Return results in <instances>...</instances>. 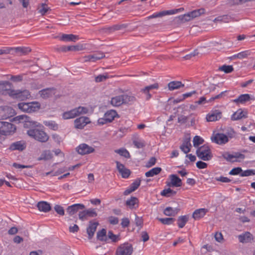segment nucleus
<instances>
[{
	"label": "nucleus",
	"instance_id": "nucleus-9",
	"mask_svg": "<svg viewBox=\"0 0 255 255\" xmlns=\"http://www.w3.org/2000/svg\"><path fill=\"white\" fill-rule=\"evenodd\" d=\"M213 142L220 145L224 144L228 142V136L224 133H217L211 137Z\"/></svg>",
	"mask_w": 255,
	"mask_h": 255
},
{
	"label": "nucleus",
	"instance_id": "nucleus-21",
	"mask_svg": "<svg viewBox=\"0 0 255 255\" xmlns=\"http://www.w3.org/2000/svg\"><path fill=\"white\" fill-rule=\"evenodd\" d=\"M99 223L98 222L93 223L92 221L89 222V226L87 228V233L88 235V239H91L94 235Z\"/></svg>",
	"mask_w": 255,
	"mask_h": 255
},
{
	"label": "nucleus",
	"instance_id": "nucleus-49",
	"mask_svg": "<svg viewBox=\"0 0 255 255\" xmlns=\"http://www.w3.org/2000/svg\"><path fill=\"white\" fill-rule=\"evenodd\" d=\"M219 69L221 71H224L225 73H230L234 71V68L232 65H223L220 67Z\"/></svg>",
	"mask_w": 255,
	"mask_h": 255
},
{
	"label": "nucleus",
	"instance_id": "nucleus-20",
	"mask_svg": "<svg viewBox=\"0 0 255 255\" xmlns=\"http://www.w3.org/2000/svg\"><path fill=\"white\" fill-rule=\"evenodd\" d=\"M85 208V206L82 204H75L68 206L66 209L67 212L69 215H73L78 212L80 210Z\"/></svg>",
	"mask_w": 255,
	"mask_h": 255
},
{
	"label": "nucleus",
	"instance_id": "nucleus-53",
	"mask_svg": "<svg viewBox=\"0 0 255 255\" xmlns=\"http://www.w3.org/2000/svg\"><path fill=\"white\" fill-rule=\"evenodd\" d=\"M110 78V76L108 74L103 75H99L95 77V81L96 82H101L105 81L106 79Z\"/></svg>",
	"mask_w": 255,
	"mask_h": 255
},
{
	"label": "nucleus",
	"instance_id": "nucleus-31",
	"mask_svg": "<svg viewBox=\"0 0 255 255\" xmlns=\"http://www.w3.org/2000/svg\"><path fill=\"white\" fill-rule=\"evenodd\" d=\"M111 103L115 107H119L122 105H124L123 95L112 98L111 100Z\"/></svg>",
	"mask_w": 255,
	"mask_h": 255
},
{
	"label": "nucleus",
	"instance_id": "nucleus-44",
	"mask_svg": "<svg viewBox=\"0 0 255 255\" xmlns=\"http://www.w3.org/2000/svg\"><path fill=\"white\" fill-rule=\"evenodd\" d=\"M176 194V191L171 189L170 188L164 189L160 193V194L165 197H169L171 196H174Z\"/></svg>",
	"mask_w": 255,
	"mask_h": 255
},
{
	"label": "nucleus",
	"instance_id": "nucleus-54",
	"mask_svg": "<svg viewBox=\"0 0 255 255\" xmlns=\"http://www.w3.org/2000/svg\"><path fill=\"white\" fill-rule=\"evenodd\" d=\"M119 236L115 235L112 231H109L108 233V237L111 239L113 242L116 243L119 240Z\"/></svg>",
	"mask_w": 255,
	"mask_h": 255
},
{
	"label": "nucleus",
	"instance_id": "nucleus-59",
	"mask_svg": "<svg viewBox=\"0 0 255 255\" xmlns=\"http://www.w3.org/2000/svg\"><path fill=\"white\" fill-rule=\"evenodd\" d=\"M235 131L232 128H228L226 132V135L228 136V138H232L235 135Z\"/></svg>",
	"mask_w": 255,
	"mask_h": 255
},
{
	"label": "nucleus",
	"instance_id": "nucleus-8",
	"mask_svg": "<svg viewBox=\"0 0 255 255\" xmlns=\"http://www.w3.org/2000/svg\"><path fill=\"white\" fill-rule=\"evenodd\" d=\"M95 149L94 147L89 146L86 143L80 144L76 148L77 152L81 155L89 154L91 153H93Z\"/></svg>",
	"mask_w": 255,
	"mask_h": 255
},
{
	"label": "nucleus",
	"instance_id": "nucleus-10",
	"mask_svg": "<svg viewBox=\"0 0 255 255\" xmlns=\"http://www.w3.org/2000/svg\"><path fill=\"white\" fill-rule=\"evenodd\" d=\"M4 50H9V53L17 54L18 56L25 55L31 51V49L29 47H17L15 48H7Z\"/></svg>",
	"mask_w": 255,
	"mask_h": 255
},
{
	"label": "nucleus",
	"instance_id": "nucleus-35",
	"mask_svg": "<svg viewBox=\"0 0 255 255\" xmlns=\"http://www.w3.org/2000/svg\"><path fill=\"white\" fill-rule=\"evenodd\" d=\"M179 210L180 209L179 208L174 209L172 207H168L164 209L163 213L167 216H175L177 214Z\"/></svg>",
	"mask_w": 255,
	"mask_h": 255
},
{
	"label": "nucleus",
	"instance_id": "nucleus-24",
	"mask_svg": "<svg viewBox=\"0 0 255 255\" xmlns=\"http://www.w3.org/2000/svg\"><path fill=\"white\" fill-rule=\"evenodd\" d=\"M127 26L128 25L127 24H117L111 27L104 28L102 30L106 33H111L116 30L126 28Z\"/></svg>",
	"mask_w": 255,
	"mask_h": 255
},
{
	"label": "nucleus",
	"instance_id": "nucleus-56",
	"mask_svg": "<svg viewBox=\"0 0 255 255\" xmlns=\"http://www.w3.org/2000/svg\"><path fill=\"white\" fill-rule=\"evenodd\" d=\"M54 210L57 214L61 216H63L65 214L64 210L63 208L59 205H56L54 206Z\"/></svg>",
	"mask_w": 255,
	"mask_h": 255
},
{
	"label": "nucleus",
	"instance_id": "nucleus-63",
	"mask_svg": "<svg viewBox=\"0 0 255 255\" xmlns=\"http://www.w3.org/2000/svg\"><path fill=\"white\" fill-rule=\"evenodd\" d=\"M156 161V159L154 157H151L148 162L146 163V167H150L155 165Z\"/></svg>",
	"mask_w": 255,
	"mask_h": 255
},
{
	"label": "nucleus",
	"instance_id": "nucleus-18",
	"mask_svg": "<svg viewBox=\"0 0 255 255\" xmlns=\"http://www.w3.org/2000/svg\"><path fill=\"white\" fill-rule=\"evenodd\" d=\"M193 19V17H191L190 12H189L187 13L184 14L183 15H181L175 17L174 19H173V22L174 23L180 24L182 23L185 22L186 21H190Z\"/></svg>",
	"mask_w": 255,
	"mask_h": 255
},
{
	"label": "nucleus",
	"instance_id": "nucleus-22",
	"mask_svg": "<svg viewBox=\"0 0 255 255\" xmlns=\"http://www.w3.org/2000/svg\"><path fill=\"white\" fill-rule=\"evenodd\" d=\"M26 148V144L23 141H18L12 143L9 149L12 150H17L19 151H22Z\"/></svg>",
	"mask_w": 255,
	"mask_h": 255
},
{
	"label": "nucleus",
	"instance_id": "nucleus-12",
	"mask_svg": "<svg viewBox=\"0 0 255 255\" xmlns=\"http://www.w3.org/2000/svg\"><path fill=\"white\" fill-rule=\"evenodd\" d=\"M116 163L117 169L121 174L122 177L124 178H128L131 173L130 170L126 168L125 165L121 163L119 161H116Z\"/></svg>",
	"mask_w": 255,
	"mask_h": 255
},
{
	"label": "nucleus",
	"instance_id": "nucleus-37",
	"mask_svg": "<svg viewBox=\"0 0 255 255\" xmlns=\"http://www.w3.org/2000/svg\"><path fill=\"white\" fill-rule=\"evenodd\" d=\"M104 116L107 118V121L111 123L115 117L118 116V115L115 110H111L107 111L105 114Z\"/></svg>",
	"mask_w": 255,
	"mask_h": 255
},
{
	"label": "nucleus",
	"instance_id": "nucleus-19",
	"mask_svg": "<svg viewBox=\"0 0 255 255\" xmlns=\"http://www.w3.org/2000/svg\"><path fill=\"white\" fill-rule=\"evenodd\" d=\"M169 177L171 182L167 183V186L169 187H180L182 186L181 179L177 175L171 174Z\"/></svg>",
	"mask_w": 255,
	"mask_h": 255
},
{
	"label": "nucleus",
	"instance_id": "nucleus-42",
	"mask_svg": "<svg viewBox=\"0 0 255 255\" xmlns=\"http://www.w3.org/2000/svg\"><path fill=\"white\" fill-rule=\"evenodd\" d=\"M106 233V230L105 229H102L101 230L99 231L97 233V239L101 241L106 242L107 240Z\"/></svg>",
	"mask_w": 255,
	"mask_h": 255
},
{
	"label": "nucleus",
	"instance_id": "nucleus-23",
	"mask_svg": "<svg viewBox=\"0 0 255 255\" xmlns=\"http://www.w3.org/2000/svg\"><path fill=\"white\" fill-rule=\"evenodd\" d=\"M246 118H247V112L243 111L242 109H240L232 115L231 120L232 121H237Z\"/></svg>",
	"mask_w": 255,
	"mask_h": 255
},
{
	"label": "nucleus",
	"instance_id": "nucleus-15",
	"mask_svg": "<svg viewBox=\"0 0 255 255\" xmlns=\"http://www.w3.org/2000/svg\"><path fill=\"white\" fill-rule=\"evenodd\" d=\"M56 93V89L54 88H49L42 89L39 91V94L43 99H47L52 97Z\"/></svg>",
	"mask_w": 255,
	"mask_h": 255
},
{
	"label": "nucleus",
	"instance_id": "nucleus-36",
	"mask_svg": "<svg viewBox=\"0 0 255 255\" xmlns=\"http://www.w3.org/2000/svg\"><path fill=\"white\" fill-rule=\"evenodd\" d=\"M250 55V52L249 51H244L241 52L237 54H235L232 56H231L229 58L231 60H235L236 59H242L243 58H247L249 55Z\"/></svg>",
	"mask_w": 255,
	"mask_h": 255
},
{
	"label": "nucleus",
	"instance_id": "nucleus-60",
	"mask_svg": "<svg viewBox=\"0 0 255 255\" xmlns=\"http://www.w3.org/2000/svg\"><path fill=\"white\" fill-rule=\"evenodd\" d=\"M188 119L189 118L187 116L180 115L178 118V122L180 124H184L187 122Z\"/></svg>",
	"mask_w": 255,
	"mask_h": 255
},
{
	"label": "nucleus",
	"instance_id": "nucleus-11",
	"mask_svg": "<svg viewBox=\"0 0 255 255\" xmlns=\"http://www.w3.org/2000/svg\"><path fill=\"white\" fill-rule=\"evenodd\" d=\"M97 216V213L95 209L92 208L80 212L79 213V218L82 221L87 219V217H95Z\"/></svg>",
	"mask_w": 255,
	"mask_h": 255
},
{
	"label": "nucleus",
	"instance_id": "nucleus-4",
	"mask_svg": "<svg viewBox=\"0 0 255 255\" xmlns=\"http://www.w3.org/2000/svg\"><path fill=\"white\" fill-rule=\"evenodd\" d=\"M196 153L197 156L204 161H209L213 157L210 147L204 144L197 148Z\"/></svg>",
	"mask_w": 255,
	"mask_h": 255
},
{
	"label": "nucleus",
	"instance_id": "nucleus-6",
	"mask_svg": "<svg viewBox=\"0 0 255 255\" xmlns=\"http://www.w3.org/2000/svg\"><path fill=\"white\" fill-rule=\"evenodd\" d=\"M133 252V248L131 244L125 243L121 245L116 251V255H131Z\"/></svg>",
	"mask_w": 255,
	"mask_h": 255
},
{
	"label": "nucleus",
	"instance_id": "nucleus-7",
	"mask_svg": "<svg viewBox=\"0 0 255 255\" xmlns=\"http://www.w3.org/2000/svg\"><path fill=\"white\" fill-rule=\"evenodd\" d=\"M13 85L7 81H0V94L3 95H9L11 96L10 92L12 89Z\"/></svg>",
	"mask_w": 255,
	"mask_h": 255
},
{
	"label": "nucleus",
	"instance_id": "nucleus-61",
	"mask_svg": "<svg viewBox=\"0 0 255 255\" xmlns=\"http://www.w3.org/2000/svg\"><path fill=\"white\" fill-rule=\"evenodd\" d=\"M222 156L223 157V158L224 159H225L226 160H227L228 161H232V162H234V161H236V160H235V161H232V159L233 158H234V156H233V154H230L229 152H225L224 153V154H222Z\"/></svg>",
	"mask_w": 255,
	"mask_h": 255
},
{
	"label": "nucleus",
	"instance_id": "nucleus-25",
	"mask_svg": "<svg viewBox=\"0 0 255 255\" xmlns=\"http://www.w3.org/2000/svg\"><path fill=\"white\" fill-rule=\"evenodd\" d=\"M124 105H131L136 101V97L133 95H123Z\"/></svg>",
	"mask_w": 255,
	"mask_h": 255
},
{
	"label": "nucleus",
	"instance_id": "nucleus-64",
	"mask_svg": "<svg viewBox=\"0 0 255 255\" xmlns=\"http://www.w3.org/2000/svg\"><path fill=\"white\" fill-rule=\"evenodd\" d=\"M109 222L112 225H117L119 223V219L117 217L111 216L109 218Z\"/></svg>",
	"mask_w": 255,
	"mask_h": 255
},
{
	"label": "nucleus",
	"instance_id": "nucleus-39",
	"mask_svg": "<svg viewBox=\"0 0 255 255\" xmlns=\"http://www.w3.org/2000/svg\"><path fill=\"white\" fill-rule=\"evenodd\" d=\"M162 170L161 168L159 167H154L149 171L146 172L145 174L147 177H153L154 175L158 174Z\"/></svg>",
	"mask_w": 255,
	"mask_h": 255
},
{
	"label": "nucleus",
	"instance_id": "nucleus-38",
	"mask_svg": "<svg viewBox=\"0 0 255 255\" xmlns=\"http://www.w3.org/2000/svg\"><path fill=\"white\" fill-rule=\"evenodd\" d=\"M138 199L135 197H131L130 198L127 200L126 205L130 209L135 208L134 206L137 205Z\"/></svg>",
	"mask_w": 255,
	"mask_h": 255
},
{
	"label": "nucleus",
	"instance_id": "nucleus-41",
	"mask_svg": "<svg viewBox=\"0 0 255 255\" xmlns=\"http://www.w3.org/2000/svg\"><path fill=\"white\" fill-rule=\"evenodd\" d=\"M52 157V154L50 150L44 151L40 156L38 157V160H47L51 159Z\"/></svg>",
	"mask_w": 255,
	"mask_h": 255
},
{
	"label": "nucleus",
	"instance_id": "nucleus-17",
	"mask_svg": "<svg viewBox=\"0 0 255 255\" xmlns=\"http://www.w3.org/2000/svg\"><path fill=\"white\" fill-rule=\"evenodd\" d=\"M221 117L222 112L217 110L209 113L206 116V120L208 122H214L220 119Z\"/></svg>",
	"mask_w": 255,
	"mask_h": 255
},
{
	"label": "nucleus",
	"instance_id": "nucleus-30",
	"mask_svg": "<svg viewBox=\"0 0 255 255\" xmlns=\"http://www.w3.org/2000/svg\"><path fill=\"white\" fill-rule=\"evenodd\" d=\"M60 39L62 41L75 42L79 39V37L78 36L72 34H63L60 37Z\"/></svg>",
	"mask_w": 255,
	"mask_h": 255
},
{
	"label": "nucleus",
	"instance_id": "nucleus-47",
	"mask_svg": "<svg viewBox=\"0 0 255 255\" xmlns=\"http://www.w3.org/2000/svg\"><path fill=\"white\" fill-rule=\"evenodd\" d=\"M115 152L126 158H128L130 157L129 153L127 149L125 148H120L119 149H116L115 150Z\"/></svg>",
	"mask_w": 255,
	"mask_h": 255
},
{
	"label": "nucleus",
	"instance_id": "nucleus-28",
	"mask_svg": "<svg viewBox=\"0 0 255 255\" xmlns=\"http://www.w3.org/2000/svg\"><path fill=\"white\" fill-rule=\"evenodd\" d=\"M183 87H184V85L181 81H173L168 84V88L170 91H173Z\"/></svg>",
	"mask_w": 255,
	"mask_h": 255
},
{
	"label": "nucleus",
	"instance_id": "nucleus-46",
	"mask_svg": "<svg viewBox=\"0 0 255 255\" xmlns=\"http://www.w3.org/2000/svg\"><path fill=\"white\" fill-rule=\"evenodd\" d=\"M44 124L52 130H57L58 129V125L54 121H46Z\"/></svg>",
	"mask_w": 255,
	"mask_h": 255
},
{
	"label": "nucleus",
	"instance_id": "nucleus-34",
	"mask_svg": "<svg viewBox=\"0 0 255 255\" xmlns=\"http://www.w3.org/2000/svg\"><path fill=\"white\" fill-rule=\"evenodd\" d=\"M39 125V123H38L37 122L31 120V118H30L29 120L24 121L23 127L25 128H28L29 129H31L37 128Z\"/></svg>",
	"mask_w": 255,
	"mask_h": 255
},
{
	"label": "nucleus",
	"instance_id": "nucleus-62",
	"mask_svg": "<svg viewBox=\"0 0 255 255\" xmlns=\"http://www.w3.org/2000/svg\"><path fill=\"white\" fill-rule=\"evenodd\" d=\"M135 223L137 227H139V229L142 227L143 225V220L141 218L135 215Z\"/></svg>",
	"mask_w": 255,
	"mask_h": 255
},
{
	"label": "nucleus",
	"instance_id": "nucleus-14",
	"mask_svg": "<svg viewBox=\"0 0 255 255\" xmlns=\"http://www.w3.org/2000/svg\"><path fill=\"white\" fill-rule=\"evenodd\" d=\"M180 9H176L170 10H164L160 11L157 13H154L153 14L147 17L146 18L149 20L152 18L162 17L166 15L173 14L177 12L178 11L180 10Z\"/></svg>",
	"mask_w": 255,
	"mask_h": 255
},
{
	"label": "nucleus",
	"instance_id": "nucleus-43",
	"mask_svg": "<svg viewBox=\"0 0 255 255\" xmlns=\"http://www.w3.org/2000/svg\"><path fill=\"white\" fill-rule=\"evenodd\" d=\"M233 17L228 14L219 16L214 19V21H221L224 22H229L232 20Z\"/></svg>",
	"mask_w": 255,
	"mask_h": 255
},
{
	"label": "nucleus",
	"instance_id": "nucleus-33",
	"mask_svg": "<svg viewBox=\"0 0 255 255\" xmlns=\"http://www.w3.org/2000/svg\"><path fill=\"white\" fill-rule=\"evenodd\" d=\"M251 100L250 95L248 94H242L239 97L234 100V102L236 103L244 104Z\"/></svg>",
	"mask_w": 255,
	"mask_h": 255
},
{
	"label": "nucleus",
	"instance_id": "nucleus-55",
	"mask_svg": "<svg viewBox=\"0 0 255 255\" xmlns=\"http://www.w3.org/2000/svg\"><path fill=\"white\" fill-rule=\"evenodd\" d=\"M141 180L139 178L136 179L130 186V188L134 191L138 188L140 184Z\"/></svg>",
	"mask_w": 255,
	"mask_h": 255
},
{
	"label": "nucleus",
	"instance_id": "nucleus-26",
	"mask_svg": "<svg viewBox=\"0 0 255 255\" xmlns=\"http://www.w3.org/2000/svg\"><path fill=\"white\" fill-rule=\"evenodd\" d=\"M191 146L190 138H187L183 141L182 144L180 146V149L184 153L187 154L190 151Z\"/></svg>",
	"mask_w": 255,
	"mask_h": 255
},
{
	"label": "nucleus",
	"instance_id": "nucleus-52",
	"mask_svg": "<svg viewBox=\"0 0 255 255\" xmlns=\"http://www.w3.org/2000/svg\"><path fill=\"white\" fill-rule=\"evenodd\" d=\"M38 12L41 13V15H44L49 10L50 8L45 3L41 4V7L38 8Z\"/></svg>",
	"mask_w": 255,
	"mask_h": 255
},
{
	"label": "nucleus",
	"instance_id": "nucleus-13",
	"mask_svg": "<svg viewBox=\"0 0 255 255\" xmlns=\"http://www.w3.org/2000/svg\"><path fill=\"white\" fill-rule=\"evenodd\" d=\"M89 123H90L89 118L86 117H81L74 121L75 127L76 128L82 129Z\"/></svg>",
	"mask_w": 255,
	"mask_h": 255
},
{
	"label": "nucleus",
	"instance_id": "nucleus-58",
	"mask_svg": "<svg viewBox=\"0 0 255 255\" xmlns=\"http://www.w3.org/2000/svg\"><path fill=\"white\" fill-rule=\"evenodd\" d=\"M242 172V169L241 167H236L232 169L230 172H229V174L233 175H236L240 174Z\"/></svg>",
	"mask_w": 255,
	"mask_h": 255
},
{
	"label": "nucleus",
	"instance_id": "nucleus-40",
	"mask_svg": "<svg viewBox=\"0 0 255 255\" xmlns=\"http://www.w3.org/2000/svg\"><path fill=\"white\" fill-rule=\"evenodd\" d=\"M188 216L186 215L179 216L177 219L178 227L180 228H183L188 222Z\"/></svg>",
	"mask_w": 255,
	"mask_h": 255
},
{
	"label": "nucleus",
	"instance_id": "nucleus-48",
	"mask_svg": "<svg viewBox=\"0 0 255 255\" xmlns=\"http://www.w3.org/2000/svg\"><path fill=\"white\" fill-rule=\"evenodd\" d=\"M205 11V9L200 8V9H196V10L191 11L190 14H191V17H192L193 18H194L196 17L199 16L202 14L204 13Z\"/></svg>",
	"mask_w": 255,
	"mask_h": 255
},
{
	"label": "nucleus",
	"instance_id": "nucleus-57",
	"mask_svg": "<svg viewBox=\"0 0 255 255\" xmlns=\"http://www.w3.org/2000/svg\"><path fill=\"white\" fill-rule=\"evenodd\" d=\"M23 75H11L10 79L14 82H21L23 80Z\"/></svg>",
	"mask_w": 255,
	"mask_h": 255
},
{
	"label": "nucleus",
	"instance_id": "nucleus-50",
	"mask_svg": "<svg viewBox=\"0 0 255 255\" xmlns=\"http://www.w3.org/2000/svg\"><path fill=\"white\" fill-rule=\"evenodd\" d=\"M158 220L164 225H170L173 223L175 219L173 218H159Z\"/></svg>",
	"mask_w": 255,
	"mask_h": 255
},
{
	"label": "nucleus",
	"instance_id": "nucleus-51",
	"mask_svg": "<svg viewBox=\"0 0 255 255\" xmlns=\"http://www.w3.org/2000/svg\"><path fill=\"white\" fill-rule=\"evenodd\" d=\"M193 142L194 146L196 147L203 143L204 139L199 136L196 135L193 138Z\"/></svg>",
	"mask_w": 255,
	"mask_h": 255
},
{
	"label": "nucleus",
	"instance_id": "nucleus-16",
	"mask_svg": "<svg viewBox=\"0 0 255 255\" xmlns=\"http://www.w3.org/2000/svg\"><path fill=\"white\" fill-rule=\"evenodd\" d=\"M238 238L239 242L243 244L251 243L254 240L253 235L249 232L239 235Z\"/></svg>",
	"mask_w": 255,
	"mask_h": 255
},
{
	"label": "nucleus",
	"instance_id": "nucleus-1",
	"mask_svg": "<svg viewBox=\"0 0 255 255\" xmlns=\"http://www.w3.org/2000/svg\"><path fill=\"white\" fill-rule=\"evenodd\" d=\"M27 134L41 142H45L49 139V136L45 131L37 128L29 129L27 131Z\"/></svg>",
	"mask_w": 255,
	"mask_h": 255
},
{
	"label": "nucleus",
	"instance_id": "nucleus-32",
	"mask_svg": "<svg viewBox=\"0 0 255 255\" xmlns=\"http://www.w3.org/2000/svg\"><path fill=\"white\" fill-rule=\"evenodd\" d=\"M207 211V209L204 208L197 209L193 214V218L195 220L200 219L205 216Z\"/></svg>",
	"mask_w": 255,
	"mask_h": 255
},
{
	"label": "nucleus",
	"instance_id": "nucleus-29",
	"mask_svg": "<svg viewBox=\"0 0 255 255\" xmlns=\"http://www.w3.org/2000/svg\"><path fill=\"white\" fill-rule=\"evenodd\" d=\"M37 207L39 210L44 212H47L51 210L50 204L45 201H41L37 203Z\"/></svg>",
	"mask_w": 255,
	"mask_h": 255
},
{
	"label": "nucleus",
	"instance_id": "nucleus-5",
	"mask_svg": "<svg viewBox=\"0 0 255 255\" xmlns=\"http://www.w3.org/2000/svg\"><path fill=\"white\" fill-rule=\"evenodd\" d=\"M11 97L13 99H17L20 101H23L28 99L30 97V94L28 90H13L10 92Z\"/></svg>",
	"mask_w": 255,
	"mask_h": 255
},
{
	"label": "nucleus",
	"instance_id": "nucleus-3",
	"mask_svg": "<svg viewBox=\"0 0 255 255\" xmlns=\"http://www.w3.org/2000/svg\"><path fill=\"white\" fill-rule=\"evenodd\" d=\"M88 112V109L87 108L79 106L69 111L64 112L62 114V118L64 120L73 119L81 115L87 114Z\"/></svg>",
	"mask_w": 255,
	"mask_h": 255
},
{
	"label": "nucleus",
	"instance_id": "nucleus-2",
	"mask_svg": "<svg viewBox=\"0 0 255 255\" xmlns=\"http://www.w3.org/2000/svg\"><path fill=\"white\" fill-rule=\"evenodd\" d=\"M40 106V103L38 102H21L17 104V107L21 111L27 113H32L38 111Z\"/></svg>",
	"mask_w": 255,
	"mask_h": 255
},
{
	"label": "nucleus",
	"instance_id": "nucleus-45",
	"mask_svg": "<svg viewBox=\"0 0 255 255\" xmlns=\"http://www.w3.org/2000/svg\"><path fill=\"white\" fill-rule=\"evenodd\" d=\"M248 1V0H228L227 4L231 6L235 5H239Z\"/></svg>",
	"mask_w": 255,
	"mask_h": 255
},
{
	"label": "nucleus",
	"instance_id": "nucleus-27",
	"mask_svg": "<svg viewBox=\"0 0 255 255\" xmlns=\"http://www.w3.org/2000/svg\"><path fill=\"white\" fill-rule=\"evenodd\" d=\"M105 55L104 53H97L94 54L93 55H89L86 56V61H92L95 62L96 60H100L104 57H105Z\"/></svg>",
	"mask_w": 255,
	"mask_h": 255
}]
</instances>
